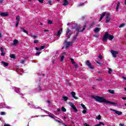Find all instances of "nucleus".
I'll return each instance as SVG.
<instances>
[{"instance_id": "3", "label": "nucleus", "mask_w": 126, "mask_h": 126, "mask_svg": "<svg viewBox=\"0 0 126 126\" xmlns=\"http://www.w3.org/2000/svg\"><path fill=\"white\" fill-rule=\"evenodd\" d=\"M110 13H107L105 16V23H109L111 21V17H110Z\"/></svg>"}, {"instance_id": "61", "label": "nucleus", "mask_w": 126, "mask_h": 126, "mask_svg": "<svg viewBox=\"0 0 126 126\" xmlns=\"http://www.w3.org/2000/svg\"><path fill=\"white\" fill-rule=\"evenodd\" d=\"M47 102V103H48V104H50L51 103V101L49 100H48Z\"/></svg>"}, {"instance_id": "46", "label": "nucleus", "mask_w": 126, "mask_h": 126, "mask_svg": "<svg viewBox=\"0 0 126 126\" xmlns=\"http://www.w3.org/2000/svg\"><path fill=\"white\" fill-rule=\"evenodd\" d=\"M35 50H36V51H42L41 50V48H38V47H35Z\"/></svg>"}, {"instance_id": "53", "label": "nucleus", "mask_w": 126, "mask_h": 126, "mask_svg": "<svg viewBox=\"0 0 126 126\" xmlns=\"http://www.w3.org/2000/svg\"><path fill=\"white\" fill-rule=\"evenodd\" d=\"M0 114L1 115V116H3L4 115H5V112H1Z\"/></svg>"}, {"instance_id": "40", "label": "nucleus", "mask_w": 126, "mask_h": 126, "mask_svg": "<svg viewBox=\"0 0 126 126\" xmlns=\"http://www.w3.org/2000/svg\"><path fill=\"white\" fill-rule=\"evenodd\" d=\"M48 3L49 5H53V3H52V1L51 0L48 1Z\"/></svg>"}, {"instance_id": "26", "label": "nucleus", "mask_w": 126, "mask_h": 126, "mask_svg": "<svg viewBox=\"0 0 126 126\" xmlns=\"http://www.w3.org/2000/svg\"><path fill=\"white\" fill-rule=\"evenodd\" d=\"M113 72V70L111 68H108V73L109 74H111Z\"/></svg>"}, {"instance_id": "47", "label": "nucleus", "mask_w": 126, "mask_h": 126, "mask_svg": "<svg viewBox=\"0 0 126 126\" xmlns=\"http://www.w3.org/2000/svg\"><path fill=\"white\" fill-rule=\"evenodd\" d=\"M19 25V22H16L15 27H18Z\"/></svg>"}, {"instance_id": "9", "label": "nucleus", "mask_w": 126, "mask_h": 126, "mask_svg": "<svg viewBox=\"0 0 126 126\" xmlns=\"http://www.w3.org/2000/svg\"><path fill=\"white\" fill-rule=\"evenodd\" d=\"M71 30L69 29H67L66 31V35L67 36V40H68V39H69V38H70V36H71V34H69L68 35V34L69 33V32H70Z\"/></svg>"}, {"instance_id": "31", "label": "nucleus", "mask_w": 126, "mask_h": 126, "mask_svg": "<svg viewBox=\"0 0 126 126\" xmlns=\"http://www.w3.org/2000/svg\"><path fill=\"white\" fill-rule=\"evenodd\" d=\"M95 22H93L92 24H91V27H90V28H93V26H94V25H95Z\"/></svg>"}, {"instance_id": "28", "label": "nucleus", "mask_w": 126, "mask_h": 126, "mask_svg": "<svg viewBox=\"0 0 126 126\" xmlns=\"http://www.w3.org/2000/svg\"><path fill=\"white\" fill-rule=\"evenodd\" d=\"M106 15V12H103L102 14L101 15L100 17L102 18H104V16Z\"/></svg>"}, {"instance_id": "6", "label": "nucleus", "mask_w": 126, "mask_h": 126, "mask_svg": "<svg viewBox=\"0 0 126 126\" xmlns=\"http://www.w3.org/2000/svg\"><path fill=\"white\" fill-rule=\"evenodd\" d=\"M110 110L112 111V112H115V114H117V115H118V116H121V115H123V112H122L121 111L116 110L112 108H110Z\"/></svg>"}, {"instance_id": "23", "label": "nucleus", "mask_w": 126, "mask_h": 126, "mask_svg": "<svg viewBox=\"0 0 126 126\" xmlns=\"http://www.w3.org/2000/svg\"><path fill=\"white\" fill-rule=\"evenodd\" d=\"M125 26H126V24L125 23H123L121 25H120L119 27V28H123V27H124Z\"/></svg>"}, {"instance_id": "2", "label": "nucleus", "mask_w": 126, "mask_h": 126, "mask_svg": "<svg viewBox=\"0 0 126 126\" xmlns=\"http://www.w3.org/2000/svg\"><path fill=\"white\" fill-rule=\"evenodd\" d=\"M114 38V35H109V32H106L104 35H103L102 40V41H104V42H107L108 39L109 40V41H112V40H113Z\"/></svg>"}, {"instance_id": "38", "label": "nucleus", "mask_w": 126, "mask_h": 126, "mask_svg": "<svg viewBox=\"0 0 126 126\" xmlns=\"http://www.w3.org/2000/svg\"><path fill=\"white\" fill-rule=\"evenodd\" d=\"M97 120H101V115H99L97 116V117L96 118Z\"/></svg>"}, {"instance_id": "45", "label": "nucleus", "mask_w": 126, "mask_h": 126, "mask_svg": "<svg viewBox=\"0 0 126 126\" xmlns=\"http://www.w3.org/2000/svg\"><path fill=\"white\" fill-rule=\"evenodd\" d=\"M87 109H84L82 113L83 114H86V113H87V110H86Z\"/></svg>"}, {"instance_id": "12", "label": "nucleus", "mask_w": 126, "mask_h": 126, "mask_svg": "<svg viewBox=\"0 0 126 126\" xmlns=\"http://www.w3.org/2000/svg\"><path fill=\"white\" fill-rule=\"evenodd\" d=\"M14 90H15V92H16L17 93H18V94H20V95H21V94H22V93H21L20 92V89L19 88H15V87Z\"/></svg>"}, {"instance_id": "52", "label": "nucleus", "mask_w": 126, "mask_h": 126, "mask_svg": "<svg viewBox=\"0 0 126 126\" xmlns=\"http://www.w3.org/2000/svg\"><path fill=\"white\" fill-rule=\"evenodd\" d=\"M82 5H84V3H81L78 5V6H82Z\"/></svg>"}, {"instance_id": "41", "label": "nucleus", "mask_w": 126, "mask_h": 126, "mask_svg": "<svg viewBox=\"0 0 126 126\" xmlns=\"http://www.w3.org/2000/svg\"><path fill=\"white\" fill-rule=\"evenodd\" d=\"M33 43H34V44H37V43H39V40L38 39L35 40L33 41Z\"/></svg>"}, {"instance_id": "32", "label": "nucleus", "mask_w": 126, "mask_h": 126, "mask_svg": "<svg viewBox=\"0 0 126 126\" xmlns=\"http://www.w3.org/2000/svg\"><path fill=\"white\" fill-rule=\"evenodd\" d=\"M73 110H74V111H75V112H78V110H77V109L76 108V107H75V106H73V107H72Z\"/></svg>"}, {"instance_id": "55", "label": "nucleus", "mask_w": 126, "mask_h": 126, "mask_svg": "<svg viewBox=\"0 0 126 126\" xmlns=\"http://www.w3.org/2000/svg\"><path fill=\"white\" fill-rule=\"evenodd\" d=\"M55 122H58V123H60V124H62V122H61L57 119H55Z\"/></svg>"}, {"instance_id": "29", "label": "nucleus", "mask_w": 126, "mask_h": 126, "mask_svg": "<svg viewBox=\"0 0 126 126\" xmlns=\"http://www.w3.org/2000/svg\"><path fill=\"white\" fill-rule=\"evenodd\" d=\"M48 117H50V118H51V119H54V120H55V117L57 118V117L55 116L54 115H53V116H52L51 115H49Z\"/></svg>"}, {"instance_id": "11", "label": "nucleus", "mask_w": 126, "mask_h": 126, "mask_svg": "<svg viewBox=\"0 0 126 126\" xmlns=\"http://www.w3.org/2000/svg\"><path fill=\"white\" fill-rule=\"evenodd\" d=\"M74 28L76 30V31H80V29H81V27H80V26H77V24H75L74 25Z\"/></svg>"}, {"instance_id": "50", "label": "nucleus", "mask_w": 126, "mask_h": 126, "mask_svg": "<svg viewBox=\"0 0 126 126\" xmlns=\"http://www.w3.org/2000/svg\"><path fill=\"white\" fill-rule=\"evenodd\" d=\"M41 54V52H37L35 53V56H39Z\"/></svg>"}, {"instance_id": "51", "label": "nucleus", "mask_w": 126, "mask_h": 126, "mask_svg": "<svg viewBox=\"0 0 126 126\" xmlns=\"http://www.w3.org/2000/svg\"><path fill=\"white\" fill-rule=\"evenodd\" d=\"M96 63H98V64H99V65H102V63H101L99 62L98 61H96Z\"/></svg>"}, {"instance_id": "39", "label": "nucleus", "mask_w": 126, "mask_h": 126, "mask_svg": "<svg viewBox=\"0 0 126 126\" xmlns=\"http://www.w3.org/2000/svg\"><path fill=\"white\" fill-rule=\"evenodd\" d=\"M48 24H53V21H51V20H49L48 21Z\"/></svg>"}, {"instance_id": "35", "label": "nucleus", "mask_w": 126, "mask_h": 126, "mask_svg": "<svg viewBox=\"0 0 126 126\" xmlns=\"http://www.w3.org/2000/svg\"><path fill=\"white\" fill-rule=\"evenodd\" d=\"M81 106L82 107V108L84 109H87L86 107L85 106V105L84 104H83V103L81 104Z\"/></svg>"}, {"instance_id": "64", "label": "nucleus", "mask_w": 126, "mask_h": 126, "mask_svg": "<svg viewBox=\"0 0 126 126\" xmlns=\"http://www.w3.org/2000/svg\"><path fill=\"white\" fill-rule=\"evenodd\" d=\"M100 124H97V125H95V126H100Z\"/></svg>"}, {"instance_id": "63", "label": "nucleus", "mask_w": 126, "mask_h": 126, "mask_svg": "<svg viewBox=\"0 0 126 126\" xmlns=\"http://www.w3.org/2000/svg\"><path fill=\"white\" fill-rule=\"evenodd\" d=\"M103 19V18H101L100 17V18H99V21H101V20H102Z\"/></svg>"}, {"instance_id": "48", "label": "nucleus", "mask_w": 126, "mask_h": 126, "mask_svg": "<svg viewBox=\"0 0 126 126\" xmlns=\"http://www.w3.org/2000/svg\"><path fill=\"white\" fill-rule=\"evenodd\" d=\"M70 107H71V108H73V107H74V104H73V103H71L70 104Z\"/></svg>"}, {"instance_id": "56", "label": "nucleus", "mask_w": 126, "mask_h": 126, "mask_svg": "<svg viewBox=\"0 0 126 126\" xmlns=\"http://www.w3.org/2000/svg\"><path fill=\"white\" fill-rule=\"evenodd\" d=\"M39 2H40V3H43V1H44V0H38Z\"/></svg>"}, {"instance_id": "37", "label": "nucleus", "mask_w": 126, "mask_h": 126, "mask_svg": "<svg viewBox=\"0 0 126 126\" xmlns=\"http://www.w3.org/2000/svg\"><path fill=\"white\" fill-rule=\"evenodd\" d=\"M61 35V30H59L57 32V36Z\"/></svg>"}, {"instance_id": "57", "label": "nucleus", "mask_w": 126, "mask_h": 126, "mask_svg": "<svg viewBox=\"0 0 126 126\" xmlns=\"http://www.w3.org/2000/svg\"><path fill=\"white\" fill-rule=\"evenodd\" d=\"M84 126H90L89 125L87 124V123H84Z\"/></svg>"}, {"instance_id": "62", "label": "nucleus", "mask_w": 126, "mask_h": 126, "mask_svg": "<svg viewBox=\"0 0 126 126\" xmlns=\"http://www.w3.org/2000/svg\"><path fill=\"white\" fill-rule=\"evenodd\" d=\"M57 111H58V112H61V109L60 108H58L57 109Z\"/></svg>"}, {"instance_id": "43", "label": "nucleus", "mask_w": 126, "mask_h": 126, "mask_svg": "<svg viewBox=\"0 0 126 126\" xmlns=\"http://www.w3.org/2000/svg\"><path fill=\"white\" fill-rule=\"evenodd\" d=\"M73 64H74L75 68H78V65L77 64H76V63H75Z\"/></svg>"}, {"instance_id": "60", "label": "nucleus", "mask_w": 126, "mask_h": 126, "mask_svg": "<svg viewBox=\"0 0 126 126\" xmlns=\"http://www.w3.org/2000/svg\"><path fill=\"white\" fill-rule=\"evenodd\" d=\"M119 126H125V124H122V123H120V124H119Z\"/></svg>"}, {"instance_id": "8", "label": "nucleus", "mask_w": 126, "mask_h": 126, "mask_svg": "<svg viewBox=\"0 0 126 126\" xmlns=\"http://www.w3.org/2000/svg\"><path fill=\"white\" fill-rule=\"evenodd\" d=\"M85 28H86V25L84 26L82 30H80V31H77V32L76 33L75 36H76L77 37V36H78V34H79V32H80L81 33H82V32H83V31H84V30H85Z\"/></svg>"}, {"instance_id": "7", "label": "nucleus", "mask_w": 126, "mask_h": 126, "mask_svg": "<svg viewBox=\"0 0 126 126\" xmlns=\"http://www.w3.org/2000/svg\"><path fill=\"white\" fill-rule=\"evenodd\" d=\"M65 42L66 43L65 48H68V47H69V46H72L73 43H74L73 41L67 42L66 40H65Z\"/></svg>"}, {"instance_id": "58", "label": "nucleus", "mask_w": 126, "mask_h": 126, "mask_svg": "<svg viewBox=\"0 0 126 126\" xmlns=\"http://www.w3.org/2000/svg\"><path fill=\"white\" fill-rule=\"evenodd\" d=\"M99 125L101 126L102 125V126H104V124L103 122H99Z\"/></svg>"}, {"instance_id": "54", "label": "nucleus", "mask_w": 126, "mask_h": 126, "mask_svg": "<svg viewBox=\"0 0 126 126\" xmlns=\"http://www.w3.org/2000/svg\"><path fill=\"white\" fill-rule=\"evenodd\" d=\"M24 63H25V60L21 61V63H22L23 64H24Z\"/></svg>"}, {"instance_id": "59", "label": "nucleus", "mask_w": 126, "mask_h": 126, "mask_svg": "<svg viewBox=\"0 0 126 126\" xmlns=\"http://www.w3.org/2000/svg\"><path fill=\"white\" fill-rule=\"evenodd\" d=\"M44 31L45 33H46V32H49V30H44Z\"/></svg>"}, {"instance_id": "33", "label": "nucleus", "mask_w": 126, "mask_h": 126, "mask_svg": "<svg viewBox=\"0 0 126 126\" xmlns=\"http://www.w3.org/2000/svg\"><path fill=\"white\" fill-rule=\"evenodd\" d=\"M31 37H32V38H34V39H35V38H38V36L36 35H34L33 34H31Z\"/></svg>"}, {"instance_id": "21", "label": "nucleus", "mask_w": 126, "mask_h": 126, "mask_svg": "<svg viewBox=\"0 0 126 126\" xmlns=\"http://www.w3.org/2000/svg\"><path fill=\"white\" fill-rule=\"evenodd\" d=\"M63 99L64 101H65V102H66V101H67V100H68V97L67 96H63Z\"/></svg>"}, {"instance_id": "5", "label": "nucleus", "mask_w": 126, "mask_h": 126, "mask_svg": "<svg viewBox=\"0 0 126 126\" xmlns=\"http://www.w3.org/2000/svg\"><path fill=\"white\" fill-rule=\"evenodd\" d=\"M86 63L89 68H91V69H94V67L92 66V64L89 60L87 61Z\"/></svg>"}, {"instance_id": "30", "label": "nucleus", "mask_w": 126, "mask_h": 126, "mask_svg": "<svg viewBox=\"0 0 126 126\" xmlns=\"http://www.w3.org/2000/svg\"><path fill=\"white\" fill-rule=\"evenodd\" d=\"M13 44L14 45H16V44H17V43H18V40L17 39H15L13 41Z\"/></svg>"}, {"instance_id": "14", "label": "nucleus", "mask_w": 126, "mask_h": 126, "mask_svg": "<svg viewBox=\"0 0 126 126\" xmlns=\"http://www.w3.org/2000/svg\"><path fill=\"white\" fill-rule=\"evenodd\" d=\"M0 50L2 53L1 56H2V57H4V56H5V53L4 52V49L2 47H0Z\"/></svg>"}, {"instance_id": "13", "label": "nucleus", "mask_w": 126, "mask_h": 126, "mask_svg": "<svg viewBox=\"0 0 126 126\" xmlns=\"http://www.w3.org/2000/svg\"><path fill=\"white\" fill-rule=\"evenodd\" d=\"M71 95H72V96L73 97V98H74V99H76V100H77V99H78V97L75 96L76 94L75 92H72L71 93Z\"/></svg>"}, {"instance_id": "19", "label": "nucleus", "mask_w": 126, "mask_h": 126, "mask_svg": "<svg viewBox=\"0 0 126 126\" xmlns=\"http://www.w3.org/2000/svg\"><path fill=\"white\" fill-rule=\"evenodd\" d=\"M21 29L23 31V32H24V33H26V34H28V32H27L26 30L24 29L23 27H21Z\"/></svg>"}, {"instance_id": "4", "label": "nucleus", "mask_w": 126, "mask_h": 126, "mask_svg": "<svg viewBox=\"0 0 126 126\" xmlns=\"http://www.w3.org/2000/svg\"><path fill=\"white\" fill-rule=\"evenodd\" d=\"M110 53L112 54L113 58H117V55L119 54V52L117 51H115L114 50H111Z\"/></svg>"}, {"instance_id": "34", "label": "nucleus", "mask_w": 126, "mask_h": 126, "mask_svg": "<svg viewBox=\"0 0 126 126\" xmlns=\"http://www.w3.org/2000/svg\"><path fill=\"white\" fill-rule=\"evenodd\" d=\"M62 112H66V109L63 106L62 107Z\"/></svg>"}, {"instance_id": "18", "label": "nucleus", "mask_w": 126, "mask_h": 126, "mask_svg": "<svg viewBox=\"0 0 126 126\" xmlns=\"http://www.w3.org/2000/svg\"><path fill=\"white\" fill-rule=\"evenodd\" d=\"M100 29H101V28H96L94 30V31L95 33H98V32H99V31H100Z\"/></svg>"}, {"instance_id": "1", "label": "nucleus", "mask_w": 126, "mask_h": 126, "mask_svg": "<svg viewBox=\"0 0 126 126\" xmlns=\"http://www.w3.org/2000/svg\"><path fill=\"white\" fill-rule=\"evenodd\" d=\"M92 97L97 102H99V103H107L108 104H110L111 105H117V103L113 102L108 100H106L104 97L99 96L98 95L94 96L93 95Z\"/></svg>"}, {"instance_id": "15", "label": "nucleus", "mask_w": 126, "mask_h": 126, "mask_svg": "<svg viewBox=\"0 0 126 126\" xmlns=\"http://www.w3.org/2000/svg\"><path fill=\"white\" fill-rule=\"evenodd\" d=\"M121 5V3L119 2L116 5V11H119V8H120V5Z\"/></svg>"}, {"instance_id": "44", "label": "nucleus", "mask_w": 126, "mask_h": 126, "mask_svg": "<svg viewBox=\"0 0 126 126\" xmlns=\"http://www.w3.org/2000/svg\"><path fill=\"white\" fill-rule=\"evenodd\" d=\"M45 48H46V46H41V47H40V50H44V49H45Z\"/></svg>"}, {"instance_id": "24", "label": "nucleus", "mask_w": 126, "mask_h": 126, "mask_svg": "<svg viewBox=\"0 0 126 126\" xmlns=\"http://www.w3.org/2000/svg\"><path fill=\"white\" fill-rule=\"evenodd\" d=\"M70 60L71 61V63H72V64H74V63H76L74 62V59H72V58H70Z\"/></svg>"}, {"instance_id": "25", "label": "nucleus", "mask_w": 126, "mask_h": 126, "mask_svg": "<svg viewBox=\"0 0 126 126\" xmlns=\"http://www.w3.org/2000/svg\"><path fill=\"white\" fill-rule=\"evenodd\" d=\"M108 91L109 93H111V94H115V91L113 90H109Z\"/></svg>"}, {"instance_id": "10", "label": "nucleus", "mask_w": 126, "mask_h": 126, "mask_svg": "<svg viewBox=\"0 0 126 126\" xmlns=\"http://www.w3.org/2000/svg\"><path fill=\"white\" fill-rule=\"evenodd\" d=\"M0 15L2 17H6V16H8V13L6 12H1L0 13Z\"/></svg>"}, {"instance_id": "42", "label": "nucleus", "mask_w": 126, "mask_h": 126, "mask_svg": "<svg viewBox=\"0 0 126 126\" xmlns=\"http://www.w3.org/2000/svg\"><path fill=\"white\" fill-rule=\"evenodd\" d=\"M63 59H64V56H62L61 57V62H63Z\"/></svg>"}, {"instance_id": "16", "label": "nucleus", "mask_w": 126, "mask_h": 126, "mask_svg": "<svg viewBox=\"0 0 126 126\" xmlns=\"http://www.w3.org/2000/svg\"><path fill=\"white\" fill-rule=\"evenodd\" d=\"M1 63H2V64H3V65H4V66H8V64H9L8 63H7L6 62H4L3 61H2L1 62Z\"/></svg>"}, {"instance_id": "27", "label": "nucleus", "mask_w": 126, "mask_h": 126, "mask_svg": "<svg viewBox=\"0 0 126 126\" xmlns=\"http://www.w3.org/2000/svg\"><path fill=\"white\" fill-rule=\"evenodd\" d=\"M77 38V36H76V35L74 36L73 37L72 42H73V43H74V42H75V40H76Z\"/></svg>"}, {"instance_id": "22", "label": "nucleus", "mask_w": 126, "mask_h": 126, "mask_svg": "<svg viewBox=\"0 0 126 126\" xmlns=\"http://www.w3.org/2000/svg\"><path fill=\"white\" fill-rule=\"evenodd\" d=\"M10 58H11V59H15V54H10L9 55Z\"/></svg>"}, {"instance_id": "17", "label": "nucleus", "mask_w": 126, "mask_h": 126, "mask_svg": "<svg viewBox=\"0 0 126 126\" xmlns=\"http://www.w3.org/2000/svg\"><path fill=\"white\" fill-rule=\"evenodd\" d=\"M68 4V1L67 0H63V5H67Z\"/></svg>"}, {"instance_id": "20", "label": "nucleus", "mask_w": 126, "mask_h": 126, "mask_svg": "<svg viewBox=\"0 0 126 126\" xmlns=\"http://www.w3.org/2000/svg\"><path fill=\"white\" fill-rule=\"evenodd\" d=\"M16 20L18 22H19V21H20V16L19 15H18L16 17Z\"/></svg>"}, {"instance_id": "36", "label": "nucleus", "mask_w": 126, "mask_h": 126, "mask_svg": "<svg viewBox=\"0 0 126 126\" xmlns=\"http://www.w3.org/2000/svg\"><path fill=\"white\" fill-rule=\"evenodd\" d=\"M98 58V59H99V60H102V59H103V56H102V55H101V54H99Z\"/></svg>"}, {"instance_id": "49", "label": "nucleus", "mask_w": 126, "mask_h": 126, "mask_svg": "<svg viewBox=\"0 0 126 126\" xmlns=\"http://www.w3.org/2000/svg\"><path fill=\"white\" fill-rule=\"evenodd\" d=\"M96 80L97 81H102V79L101 78H98V79H96Z\"/></svg>"}]
</instances>
